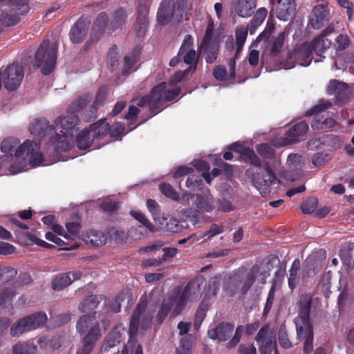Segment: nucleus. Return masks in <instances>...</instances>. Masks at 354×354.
<instances>
[{
	"label": "nucleus",
	"mask_w": 354,
	"mask_h": 354,
	"mask_svg": "<svg viewBox=\"0 0 354 354\" xmlns=\"http://www.w3.org/2000/svg\"><path fill=\"white\" fill-rule=\"evenodd\" d=\"M147 303L145 298H140L139 303L136 305L131 317L128 334L129 340L128 344H131L132 342L136 341V335H137L139 324L140 322V327L142 330L148 329L151 324L153 314L154 310H148L146 312Z\"/></svg>",
	"instance_id": "1"
},
{
	"label": "nucleus",
	"mask_w": 354,
	"mask_h": 354,
	"mask_svg": "<svg viewBox=\"0 0 354 354\" xmlns=\"http://www.w3.org/2000/svg\"><path fill=\"white\" fill-rule=\"evenodd\" d=\"M200 57L199 52L197 53L194 48V37L191 35H186L180 46L176 56H174L169 62L171 67L176 66L183 61L189 68L186 71L195 72Z\"/></svg>",
	"instance_id": "2"
},
{
	"label": "nucleus",
	"mask_w": 354,
	"mask_h": 354,
	"mask_svg": "<svg viewBox=\"0 0 354 354\" xmlns=\"http://www.w3.org/2000/svg\"><path fill=\"white\" fill-rule=\"evenodd\" d=\"M57 47L50 46L48 39L44 40L35 53L33 66L36 68H41V73L48 75L55 69L57 62Z\"/></svg>",
	"instance_id": "3"
},
{
	"label": "nucleus",
	"mask_w": 354,
	"mask_h": 354,
	"mask_svg": "<svg viewBox=\"0 0 354 354\" xmlns=\"http://www.w3.org/2000/svg\"><path fill=\"white\" fill-rule=\"evenodd\" d=\"M330 102H319L318 104L306 111L307 115H315L311 122V127L314 130L326 131L336 124V120L333 113L325 111L330 107Z\"/></svg>",
	"instance_id": "4"
},
{
	"label": "nucleus",
	"mask_w": 354,
	"mask_h": 354,
	"mask_svg": "<svg viewBox=\"0 0 354 354\" xmlns=\"http://www.w3.org/2000/svg\"><path fill=\"white\" fill-rule=\"evenodd\" d=\"M167 84L166 82H161L153 86L148 95L150 100V110L156 114L157 110L166 102H171L180 94V88L176 87L171 90L167 89Z\"/></svg>",
	"instance_id": "5"
},
{
	"label": "nucleus",
	"mask_w": 354,
	"mask_h": 354,
	"mask_svg": "<svg viewBox=\"0 0 354 354\" xmlns=\"http://www.w3.org/2000/svg\"><path fill=\"white\" fill-rule=\"evenodd\" d=\"M47 316L45 313L37 312L17 321L10 328V335L19 337L26 332L37 329L46 324Z\"/></svg>",
	"instance_id": "6"
},
{
	"label": "nucleus",
	"mask_w": 354,
	"mask_h": 354,
	"mask_svg": "<svg viewBox=\"0 0 354 354\" xmlns=\"http://www.w3.org/2000/svg\"><path fill=\"white\" fill-rule=\"evenodd\" d=\"M40 145V140H27L16 150L15 157L20 158L26 152L29 158L30 165L34 167L39 166L44 162L43 155L39 151Z\"/></svg>",
	"instance_id": "7"
},
{
	"label": "nucleus",
	"mask_w": 354,
	"mask_h": 354,
	"mask_svg": "<svg viewBox=\"0 0 354 354\" xmlns=\"http://www.w3.org/2000/svg\"><path fill=\"white\" fill-rule=\"evenodd\" d=\"M24 69L17 62L8 65L3 71L5 88L9 91L16 90L24 78Z\"/></svg>",
	"instance_id": "8"
},
{
	"label": "nucleus",
	"mask_w": 354,
	"mask_h": 354,
	"mask_svg": "<svg viewBox=\"0 0 354 354\" xmlns=\"http://www.w3.org/2000/svg\"><path fill=\"white\" fill-rule=\"evenodd\" d=\"M254 186L259 191L262 196L266 195L270 192V187L277 181V177L270 167H266L263 174H254L252 178Z\"/></svg>",
	"instance_id": "9"
},
{
	"label": "nucleus",
	"mask_w": 354,
	"mask_h": 354,
	"mask_svg": "<svg viewBox=\"0 0 354 354\" xmlns=\"http://www.w3.org/2000/svg\"><path fill=\"white\" fill-rule=\"evenodd\" d=\"M330 20V9L327 3L317 4L312 10L309 24L314 29H320Z\"/></svg>",
	"instance_id": "10"
},
{
	"label": "nucleus",
	"mask_w": 354,
	"mask_h": 354,
	"mask_svg": "<svg viewBox=\"0 0 354 354\" xmlns=\"http://www.w3.org/2000/svg\"><path fill=\"white\" fill-rule=\"evenodd\" d=\"M327 93L335 95L338 104H345L349 97V90L347 84L337 80H332L327 86Z\"/></svg>",
	"instance_id": "11"
},
{
	"label": "nucleus",
	"mask_w": 354,
	"mask_h": 354,
	"mask_svg": "<svg viewBox=\"0 0 354 354\" xmlns=\"http://www.w3.org/2000/svg\"><path fill=\"white\" fill-rule=\"evenodd\" d=\"M308 124L303 120L292 125L283 138V145H288L299 141L308 130Z\"/></svg>",
	"instance_id": "12"
},
{
	"label": "nucleus",
	"mask_w": 354,
	"mask_h": 354,
	"mask_svg": "<svg viewBox=\"0 0 354 354\" xmlns=\"http://www.w3.org/2000/svg\"><path fill=\"white\" fill-rule=\"evenodd\" d=\"M101 328L95 325L82 339V346L77 349L76 354H91L95 343L101 337Z\"/></svg>",
	"instance_id": "13"
},
{
	"label": "nucleus",
	"mask_w": 354,
	"mask_h": 354,
	"mask_svg": "<svg viewBox=\"0 0 354 354\" xmlns=\"http://www.w3.org/2000/svg\"><path fill=\"white\" fill-rule=\"evenodd\" d=\"M89 24L86 19L80 17L72 26L69 32V37L73 44H80L84 40L88 32Z\"/></svg>",
	"instance_id": "14"
},
{
	"label": "nucleus",
	"mask_w": 354,
	"mask_h": 354,
	"mask_svg": "<svg viewBox=\"0 0 354 354\" xmlns=\"http://www.w3.org/2000/svg\"><path fill=\"white\" fill-rule=\"evenodd\" d=\"M149 7L145 3H139L137 10V19L136 25V35L139 37H143L149 26Z\"/></svg>",
	"instance_id": "15"
},
{
	"label": "nucleus",
	"mask_w": 354,
	"mask_h": 354,
	"mask_svg": "<svg viewBox=\"0 0 354 354\" xmlns=\"http://www.w3.org/2000/svg\"><path fill=\"white\" fill-rule=\"evenodd\" d=\"M297 337L299 342L305 339L303 351L310 354L313 350V328L312 325L299 326L296 322Z\"/></svg>",
	"instance_id": "16"
},
{
	"label": "nucleus",
	"mask_w": 354,
	"mask_h": 354,
	"mask_svg": "<svg viewBox=\"0 0 354 354\" xmlns=\"http://www.w3.org/2000/svg\"><path fill=\"white\" fill-rule=\"evenodd\" d=\"M234 328V325L229 322H221L215 328L208 330V337L213 339H217L219 342H225L230 339Z\"/></svg>",
	"instance_id": "17"
},
{
	"label": "nucleus",
	"mask_w": 354,
	"mask_h": 354,
	"mask_svg": "<svg viewBox=\"0 0 354 354\" xmlns=\"http://www.w3.org/2000/svg\"><path fill=\"white\" fill-rule=\"evenodd\" d=\"M82 272L80 270L61 273L56 276L52 281V288L55 290H61L68 286L73 281L80 279Z\"/></svg>",
	"instance_id": "18"
},
{
	"label": "nucleus",
	"mask_w": 354,
	"mask_h": 354,
	"mask_svg": "<svg viewBox=\"0 0 354 354\" xmlns=\"http://www.w3.org/2000/svg\"><path fill=\"white\" fill-rule=\"evenodd\" d=\"M29 129L31 134L40 136L42 138L47 136L50 137L55 132L54 125H49L48 121L46 118L35 120L31 122Z\"/></svg>",
	"instance_id": "19"
},
{
	"label": "nucleus",
	"mask_w": 354,
	"mask_h": 354,
	"mask_svg": "<svg viewBox=\"0 0 354 354\" xmlns=\"http://www.w3.org/2000/svg\"><path fill=\"white\" fill-rule=\"evenodd\" d=\"M256 7L257 0H236L232 3L234 12L243 18L252 16Z\"/></svg>",
	"instance_id": "20"
},
{
	"label": "nucleus",
	"mask_w": 354,
	"mask_h": 354,
	"mask_svg": "<svg viewBox=\"0 0 354 354\" xmlns=\"http://www.w3.org/2000/svg\"><path fill=\"white\" fill-rule=\"evenodd\" d=\"M311 298L308 296L302 297L297 302L299 316L295 322L299 326L312 325L310 322V310L311 308Z\"/></svg>",
	"instance_id": "21"
},
{
	"label": "nucleus",
	"mask_w": 354,
	"mask_h": 354,
	"mask_svg": "<svg viewBox=\"0 0 354 354\" xmlns=\"http://www.w3.org/2000/svg\"><path fill=\"white\" fill-rule=\"evenodd\" d=\"M220 50V41L201 44L198 48L199 54L203 53L205 62L207 64H212L217 59Z\"/></svg>",
	"instance_id": "22"
},
{
	"label": "nucleus",
	"mask_w": 354,
	"mask_h": 354,
	"mask_svg": "<svg viewBox=\"0 0 354 354\" xmlns=\"http://www.w3.org/2000/svg\"><path fill=\"white\" fill-rule=\"evenodd\" d=\"M63 118H61L59 121L60 127L62 129L61 132L64 136H74L75 128L77 126L80 118L77 114L69 113Z\"/></svg>",
	"instance_id": "23"
},
{
	"label": "nucleus",
	"mask_w": 354,
	"mask_h": 354,
	"mask_svg": "<svg viewBox=\"0 0 354 354\" xmlns=\"http://www.w3.org/2000/svg\"><path fill=\"white\" fill-rule=\"evenodd\" d=\"M97 312H93L91 314L84 315L81 316L76 323L77 331L80 334H87L93 327L98 325L100 328L99 323L95 322Z\"/></svg>",
	"instance_id": "24"
},
{
	"label": "nucleus",
	"mask_w": 354,
	"mask_h": 354,
	"mask_svg": "<svg viewBox=\"0 0 354 354\" xmlns=\"http://www.w3.org/2000/svg\"><path fill=\"white\" fill-rule=\"evenodd\" d=\"M172 18L176 19V15H173L171 0H162L157 12L158 24L163 26L167 25Z\"/></svg>",
	"instance_id": "25"
},
{
	"label": "nucleus",
	"mask_w": 354,
	"mask_h": 354,
	"mask_svg": "<svg viewBox=\"0 0 354 354\" xmlns=\"http://www.w3.org/2000/svg\"><path fill=\"white\" fill-rule=\"evenodd\" d=\"M313 51L308 43L302 44L295 52V59L296 62L302 66H308L312 62V54Z\"/></svg>",
	"instance_id": "26"
},
{
	"label": "nucleus",
	"mask_w": 354,
	"mask_h": 354,
	"mask_svg": "<svg viewBox=\"0 0 354 354\" xmlns=\"http://www.w3.org/2000/svg\"><path fill=\"white\" fill-rule=\"evenodd\" d=\"M122 324H117L109 333L105 339L104 350L108 352L111 348L115 346L122 342V334L124 331Z\"/></svg>",
	"instance_id": "27"
},
{
	"label": "nucleus",
	"mask_w": 354,
	"mask_h": 354,
	"mask_svg": "<svg viewBox=\"0 0 354 354\" xmlns=\"http://www.w3.org/2000/svg\"><path fill=\"white\" fill-rule=\"evenodd\" d=\"M82 239L87 245L100 247L106 243L107 236L102 231L91 230L84 234Z\"/></svg>",
	"instance_id": "28"
},
{
	"label": "nucleus",
	"mask_w": 354,
	"mask_h": 354,
	"mask_svg": "<svg viewBox=\"0 0 354 354\" xmlns=\"http://www.w3.org/2000/svg\"><path fill=\"white\" fill-rule=\"evenodd\" d=\"M313 51L317 56L324 57L326 50L331 47L333 42L328 38H324L317 35L308 43Z\"/></svg>",
	"instance_id": "29"
},
{
	"label": "nucleus",
	"mask_w": 354,
	"mask_h": 354,
	"mask_svg": "<svg viewBox=\"0 0 354 354\" xmlns=\"http://www.w3.org/2000/svg\"><path fill=\"white\" fill-rule=\"evenodd\" d=\"M70 136H64V133L62 136H59L55 132V134L49 138L48 143L50 145H55L54 151L56 153L67 151L71 149V143L67 139Z\"/></svg>",
	"instance_id": "30"
},
{
	"label": "nucleus",
	"mask_w": 354,
	"mask_h": 354,
	"mask_svg": "<svg viewBox=\"0 0 354 354\" xmlns=\"http://www.w3.org/2000/svg\"><path fill=\"white\" fill-rule=\"evenodd\" d=\"M286 32L284 31L279 33L277 37L270 39L266 43V48L270 54L274 57L277 56L281 50L284 44Z\"/></svg>",
	"instance_id": "31"
},
{
	"label": "nucleus",
	"mask_w": 354,
	"mask_h": 354,
	"mask_svg": "<svg viewBox=\"0 0 354 354\" xmlns=\"http://www.w3.org/2000/svg\"><path fill=\"white\" fill-rule=\"evenodd\" d=\"M278 6L276 8V16L278 19L283 21H288L294 14L295 8L292 3L288 0L283 2V0H277Z\"/></svg>",
	"instance_id": "32"
},
{
	"label": "nucleus",
	"mask_w": 354,
	"mask_h": 354,
	"mask_svg": "<svg viewBox=\"0 0 354 354\" xmlns=\"http://www.w3.org/2000/svg\"><path fill=\"white\" fill-rule=\"evenodd\" d=\"M88 130L95 140H100L104 138L110 131V125L105 120H101L92 124Z\"/></svg>",
	"instance_id": "33"
},
{
	"label": "nucleus",
	"mask_w": 354,
	"mask_h": 354,
	"mask_svg": "<svg viewBox=\"0 0 354 354\" xmlns=\"http://www.w3.org/2000/svg\"><path fill=\"white\" fill-rule=\"evenodd\" d=\"M92 95L88 93L80 95L68 105V113L76 114L82 111L92 100Z\"/></svg>",
	"instance_id": "34"
},
{
	"label": "nucleus",
	"mask_w": 354,
	"mask_h": 354,
	"mask_svg": "<svg viewBox=\"0 0 354 354\" xmlns=\"http://www.w3.org/2000/svg\"><path fill=\"white\" fill-rule=\"evenodd\" d=\"M194 205L200 212H211L214 210V202L212 198L204 197L199 194H196Z\"/></svg>",
	"instance_id": "35"
},
{
	"label": "nucleus",
	"mask_w": 354,
	"mask_h": 354,
	"mask_svg": "<svg viewBox=\"0 0 354 354\" xmlns=\"http://www.w3.org/2000/svg\"><path fill=\"white\" fill-rule=\"evenodd\" d=\"M99 304L100 301L97 297L96 295H91L84 299L80 303L78 309L82 313L91 314L93 312H96L95 310Z\"/></svg>",
	"instance_id": "36"
},
{
	"label": "nucleus",
	"mask_w": 354,
	"mask_h": 354,
	"mask_svg": "<svg viewBox=\"0 0 354 354\" xmlns=\"http://www.w3.org/2000/svg\"><path fill=\"white\" fill-rule=\"evenodd\" d=\"M221 282V277L220 275H216L210 278L203 299L209 301L211 299L215 297L220 289Z\"/></svg>",
	"instance_id": "37"
},
{
	"label": "nucleus",
	"mask_w": 354,
	"mask_h": 354,
	"mask_svg": "<svg viewBox=\"0 0 354 354\" xmlns=\"http://www.w3.org/2000/svg\"><path fill=\"white\" fill-rule=\"evenodd\" d=\"M94 140L95 138L92 137V134L88 129H84L77 136V147L81 150L86 149L90 147Z\"/></svg>",
	"instance_id": "38"
},
{
	"label": "nucleus",
	"mask_w": 354,
	"mask_h": 354,
	"mask_svg": "<svg viewBox=\"0 0 354 354\" xmlns=\"http://www.w3.org/2000/svg\"><path fill=\"white\" fill-rule=\"evenodd\" d=\"M260 271V268L257 264L254 265L250 270L249 272L247 274L242 287L241 288V292L243 295H245L247 292L250 289V288L254 284L257 274Z\"/></svg>",
	"instance_id": "39"
},
{
	"label": "nucleus",
	"mask_w": 354,
	"mask_h": 354,
	"mask_svg": "<svg viewBox=\"0 0 354 354\" xmlns=\"http://www.w3.org/2000/svg\"><path fill=\"white\" fill-rule=\"evenodd\" d=\"M140 53V48L136 46L133 49L131 55L124 56V67L122 71V74H126L132 70L134 64L138 61V57Z\"/></svg>",
	"instance_id": "40"
},
{
	"label": "nucleus",
	"mask_w": 354,
	"mask_h": 354,
	"mask_svg": "<svg viewBox=\"0 0 354 354\" xmlns=\"http://www.w3.org/2000/svg\"><path fill=\"white\" fill-rule=\"evenodd\" d=\"M300 261L296 259L293 261L292 266L289 270L288 286L290 289L294 290L299 283Z\"/></svg>",
	"instance_id": "41"
},
{
	"label": "nucleus",
	"mask_w": 354,
	"mask_h": 354,
	"mask_svg": "<svg viewBox=\"0 0 354 354\" xmlns=\"http://www.w3.org/2000/svg\"><path fill=\"white\" fill-rule=\"evenodd\" d=\"M20 141L16 138H7L3 140L0 145L1 152L10 154L11 156H15L16 150L19 147ZM21 145H20L21 146Z\"/></svg>",
	"instance_id": "42"
},
{
	"label": "nucleus",
	"mask_w": 354,
	"mask_h": 354,
	"mask_svg": "<svg viewBox=\"0 0 354 354\" xmlns=\"http://www.w3.org/2000/svg\"><path fill=\"white\" fill-rule=\"evenodd\" d=\"M267 15L268 11L265 8H260L257 10L251 21V26L249 29L250 34L254 33L257 28L264 21Z\"/></svg>",
	"instance_id": "43"
},
{
	"label": "nucleus",
	"mask_w": 354,
	"mask_h": 354,
	"mask_svg": "<svg viewBox=\"0 0 354 354\" xmlns=\"http://www.w3.org/2000/svg\"><path fill=\"white\" fill-rule=\"evenodd\" d=\"M24 243L27 245H32L34 243L37 244L39 246L47 248L52 249L55 248V246L52 244H50L39 238L37 236L31 232H26L24 234Z\"/></svg>",
	"instance_id": "44"
},
{
	"label": "nucleus",
	"mask_w": 354,
	"mask_h": 354,
	"mask_svg": "<svg viewBox=\"0 0 354 354\" xmlns=\"http://www.w3.org/2000/svg\"><path fill=\"white\" fill-rule=\"evenodd\" d=\"M209 307V301L206 300V299H203L197 308L195 315L194 325L196 326H200L201 324L203 322L205 317H206Z\"/></svg>",
	"instance_id": "45"
},
{
	"label": "nucleus",
	"mask_w": 354,
	"mask_h": 354,
	"mask_svg": "<svg viewBox=\"0 0 354 354\" xmlns=\"http://www.w3.org/2000/svg\"><path fill=\"white\" fill-rule=\"evenodd\" d=\"M180 215L183 218L190 221L193 225L197 224L201 217V213L199 209L190 207L182 209Z\"/></svg>",
	"instance_id": "46"
},
{
	"label": "nucleus",
	"mask_w": 354,
	"mask_h": 354,
	"mask_svg": "<svg viewBox=\"0 0 354 354\" xmlns=\"http://www.w3.org/2000/svg\"><path fill=\"white\" fill-rule=\"evenodd\" d=\"M162 225H163V229L169 232L178 233L183 229V226L180 224V221L173 217L164 218Z\"/></svg>",
	"instance_id": "47"
},
{
	"label": "nucleus",
	"mask_w": 354,
	"mask_h": 354,
	"mask_svg": "<svg viewBox=\"0 0 354 354\" xmlns=\"http://www.w3.org/2000/svg\"><path fill=\"white\" fill-rule=\"evenodd\" d=\"M36 350L37 347L32 344L19 342L13 346L12 353L13 354H33Z\"/></svg>",
	"instance_id": "48"
},
{
	"label": "nucleus",
	"mask_w": 354,
	"mask_h": 354,
	"mask_svg": "<svg viewBox=\"0 0 354 354\" xmlns=\"http://www.w3.org/2000/svg\"><path fill=\"white\" fill-rule=\"evenodd\" d=\"M159 189L161 193L166 197L171 199L174 201H179L180 196L174 188L169 183H162L159 185Z\"/></svg>",
	"instance_id": "49"
},
{
	"label": "nucleus",
	"mask_w": 354,
	"mask_h": 354,
	"mask_svg": "<svg viewBox=\"0 0 354 354\" xmlns=\"http://www.w3.org/2000/svg\"><path fill=\"white\" fill-rule=\"evenodd\" d=\"M20 18L15 15H10L7 12L0 10V23L6 26L10 27L17 24Z\"/></svg>",
	"instance_id": "50"
},
{
	"label": "nucleus",
	"mask_w": 354,
	"mask_h": 354,
	"mask_svg": "<svg viewBox=\"0 0 354 354\" xmlns=\"http://www.w3.org/2000/svg\"><path fill=\"white\" fill-rule=\"evenodd\" d=\"M287 164L292 170H301L304 165V162L301 155L290 153L288 156Z\"/></svg>",
	"instance_id": "51"
},
{
	"label": "nucleus",
	"mask_w": 354,
	"mask_h": 354,
	"mask_svg": "<svg viewBox=\"0 0 354 354\" xmlns=\"http://www.w3.org/2000/svg\"><path fill=\"white\" fill-rule=\"evenodd\" d=\"M244 161L247 163H250L255 167H261V160L259 157L256 155L254 150L248 147L243 151L242 156Z\"/></svg>",
	"instance_id": "52"
},
{
	"label": "nucleus",
	"mask_w": 354,
	"mask_h": 354,
	"mask_svg": "<svg viewBox=\"0 0 354 354\" xmlns=\"http://www.w3.org/2000/svg\"><path fill=\"white\" fill-rule=\"evenodd\" d=\"M126 19V13L125 11L120 8L117 10L114 15L113 19L111 22L110 27L111 28L114 30L119 27H120L125 21Z\"/></svg>",
	"instance_id": "53"
},
{
	"label": "nucleus",
	"mask_w": 354,
	"mask_h": 354,
	"mask_svg": "<svg viewBox=\"0 0 354 354\" xmlns=\"http://www.w3.org/2000/svg\"><path fill=\"white\" fill-rule=\"evenodd\" d=\"M108 21L109 17L105 12L98 14L93 25V30H99L100 32H104Z\"/></svg>",
	"instance_id": "54"
},
{
	"label": "nucleus",
	"mask_w": 354,
	"mask_h": 354,
	"mask_svg": "<svg viewBox=\"0 0 354 354\" xmlns=\"http://www.w3.org/2000/svg\"><path fill=\"white\" fill-rule=\"evenodd\" d=\"M257 151L261 157L266 159H272L275 154L274 149L267 143L258 145L257 146Z\"/></svg>",
	"instance_id": "55"
},
{
	"label": "nucleus",
	"mask_w": 354,
	"mask_h": 354,
	"mask_svg": "<svg viewBox=\"0 0 354 354\" xmlns=\"http://www.w3.org/2000/svg\"><path fill=\"white\" fill-rule=\"evenodd\" d=\"M274 30V23L273 20L268 19L264 30L257 37L256 41H267Z\"/></svg>",
	"instance_id": "56"
},
{
	"label": "nucleus",
	"mask_w": 354,
	"mask_h": 354,
	"mask_svg": "<svg viewBox=\"0 0 354 354\" xmlns=\"http://www.w3.org/2000/svg\"><path fill=\"white\" fill-rule=\"evenodd\" d=\"M172 6L173 15H176L178 21H180L187 8V0H177Z\"/></svg>",
	"instance_id": "57"
},
{
	"label": "nucleus",
	"mask_w": 354,
	"mask_h": 354,
	"mask_svg": "<svg viewBox=\"0 0 354 354\" xmlns=\"http://www.w3.org/2000/svg\"><path fill=\"white\" fill-rule=\"evenodd\" d=\"M192 342L191 337H185L180 339L179 347L177 348V354H191Z\"/></svg>",
	"instance_id": "58"
},
{
	"label": "nucleus",
	"mask_w": 354,
	"mask_h": 354,
	"mask_svg": "<svg viewBox=\"0 0 354 354\" xmlns=\"http://www.w3.org/2000/svg\"><path fill=\"white\" fill-rule=\"evenodd\" d=\"M317 199L314 197L308 198L301 205V210L304 214H312L317 207Z\"/></svg>",
	"instance_id": "59"
},
{
	"label": "nucleus",
	"mask_w": 354,
	"mask_h": 354,
	"mask_svg": "<svg viewBox=\"0 0 354 354\" xmlns=\"http://www.w3.org/2000/svg\"><path fill=\"white\" fill-rule=\"evenodd\" d=\"M171 305L163 301L160 306V309L158 311V314L156 315V322L158 325L162 324L164 320L167 317L168 314L171 311Z\"/></svg>",
	"instance_id": "60"
},
{
	"label": "nucleus",
	"mask_w": 354,
	"mask_h": 354,
	"mask_svg": "<svg viewBox=\"0 0 354 354\" xmlns=\"http://www.w3.org/2000/svg\"><path fill=\"white\" fill-rule=\"evenodd\" d=\"M131 215L145 227H146L150 232L155 231V227L145 217L142 213L136 211H131Z\"/></svg>",
	"instance_id": "61"
},
{
	"label": "nucleus",
	"mask_w": 354,
	"mask_h": 354,
	"mask_svg": "<svg viewBox=\"0 0 354 354\" xmlns=\"http://www.w3.org/2000/svg\"><path fill=\"white\" fill-rule=\"evenodd\" d=\"M203 180L198 176H189L186 180V187L192 190H200L202 188Z\"/></svg>",
	"instance_id": "62"
},
{
	"label": "nucleus",
	"mask_w": 354,
	"mask_h": 354,
	"mask_svg": "<svg viewBox=\"0 0 354 354\" xmlns=\"http://www.w3.org/2000/svg\"><path fill=\"white\" fill-rule=\"evenodd\" d=\"M350 39L346 35L341 34L335 39V47L336 51H342L347 48L350 45Z\"/></svg>",
	"instance_id": "63"
},
{
	"label": "nucleus",
	"mask_w": 354,
	"mask_h": 354,
	"mask_svg": "<svg viewBox=\"0 0 354 354\" xmlns=\"http://www.w3.org/2000/svg\"><path fill=\"white\" fill-rule=\"evenodd\" d=\"M17 274L15 269L5 268L0 270V284L11 281Z\"/></svg>",
	"instance_id": "64"
}]
</instances>
